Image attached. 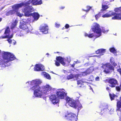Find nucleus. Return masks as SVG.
I'll return each instance as SVG.
<instances>
[{
	"mask_svg": "<svg viewBox=\"0 0 121 121\" xmlns=\"http://www.w3.org/2000/svg\"><path fill=\"white\" fill-rule=\"evenodd\" d=\"M96 56L98 57H100V56Z\"/></svg>",
	"mask_w": 121,
	"mask_h": 121,
	"instance_id": "obj_53",
	"label": "nucleus"
},
{
	"mask_svg": "<svg viewBox=\"0 0 121 121\" xmlns=\"http://www.w3.org/2000/svg\"><path fill=\"white\" fill-rule=\"evenodd\" d=\"M117 71L121 75V69L120 68L118 69H117Z\"/></svg>",
	"mask_w": 121,
	"mask_h": 121,
	"instance_id": "obj_43",
	"label": "nucleus"
},
{
	"mask_svg": "<svg viewBox=\"0 0 121 121\" xmlns=\"http://www.w3.org/2000/svg\"><path fill=\"white\" fill-rule=\"evenodd\" d=\"M120 86H121V84Z\"/></svg>",
	"mask_w": 121,
	"mask_h": 121,
	"instance_id": "obj_58",
	"label": "nucleus"
},
{
	"mask_svg": "<svg viewBox=\"0 0 121 121\" xmlns=\"http://www.w3.org/2000/svg\"><path fill=\"white\" fill-rule=\"evenodd\" d=\"M83 83L84 82L82 80H78L77 81V84L78 85L80 84L82 85Z\"/></svg>",
	"mask_w": 121,
	"mask_h": 121,
	"instance_id": "obj_35",
	"label": "nucleus"
},
{
	"mask_svg": "<svg viewBox=\"0 0 121 121\" xmlns=\"http://www.w3.org/2000/svg\"><path fill=\"white\" fill-rule=\"evenodd\" d=\"M44 94H48L52 89L51 86L48 84H47L41 87Z\"/></svg>",
	"mask_w": 121,
	"mask_h": 121,
	"instance_id": "obj_13",
	"label": "nucleus"
},
{
	"mask_svg": "<svg viewBox=\"0 0 121 121\" xmlns=\"http://www.w3.org/2000/svg\"><path fill=\"white\" fill-rule=\"evenodd\" d=\"M108 83L110 84L109 86L112 87H115L118 83L117 81L114 78L110 79Z\"/></svg>",
	"mask_w": 121,
	"mask_h": 121,
	"instance_id": "obj_17",
	"label": "nucleus"
},
{
	"mask_svg": "<svg viewBox=\"0 0 121 121\" xmlns=\"http://www.w3.org/2000/svg\"><path fill=\"white\" fill-rule=\"evenodd\" d=\"M112 64H113V65H114V66H116L117 65V64L115 62H113Z\"/></svg>",
	"mask_w": 121,
	"mask_h": 121,
	"instance_id": "obj_48",
	"label": "nucleus"
},
{
	"mask_svg": "<svg viewBox=\"0 0 121 121\" xmlns=\"http://www.w3.org/2000/svg\"><path fill=\"white\" fill-rule=\"evenodd\" d=\"M94 70V68L93 67H90L88 69L86 70L87 72V73L88 74L92 73Z\"/></svg>",
	"mask_w": 121,
	"mask_h": 121,
	"instance_id": "obj_27",
	"label": "nucleus"
},
{
	"mask_svg": "<svg viewBox=\"0 0 121 121\" xmlns=\"http://www.w3.org/2000/svg\"><path fill=\"white\" fill-rule=\"evenodd\" d=\"M18 22V21L17 20H15L14 22L12 25L11 28V29H12L13 28L15 27L17 25Z\"/></svg>",
	"mask_w": 121,
	"mask_h": 121,
	"instance_id": "obj_30",
	"label": "nucleus"
},
{
	"mask_svg": "<svg viewBox=\"0 0 121 121\" xmlns=\"http://www.w3.org/2000/svg\"><path fill=\"white\" fill-rule=\"evenodd\" d=\"M109 50L111 52L113 53L115 55H116L117 51L114 48H110Z\"/></svg>",
	"mask_w": 121,
	"mask_h": 121,
	"instance_id": "obj_28",
	"label": "nucleus"
},
{
	"mask_svg": "<svg viewBox=\"0 0 121 121\" xmlns=\"http://www.w3.org/2000/svg\"><path fill=\"white\" fill-rule=\"evenodd\" d=\"M116 90L118 91H119L120 90V88L119 86H117L116 87Z\"/></svg>",
	"mask_w": 121,
	"mask_h": 121,
	"instance_id": "obj_40",
	"label": "nucleus"
},
{
	"mask_svg": "<svg viewBox=\"0 0 121 121\" xmlns=\"http://www.w3.org/2000/svg\"><path fill=\"white\" fill-rule=\"evenodd\" d=\"M91 88V90H92V89Z\"/></svg>",
	"mask_w": 121,
	"mask_h": 121,
	"instance_id": "obj_56",
	"label": "nucleus"
},
{
	"mask_svg": "<svg viewBox=\"0 0 121 121\" xmlns=\"http://www.w3.org/2000/svg\"><path fill=\"white\" fill-rule=\"evenodd\" d=\"M108 91V90L109 89V87H107L106 89Z\"/></svg>",
	"mask_w": 121,
	"mask_h": 121,
	"instance_id": "obj_51",
	"label": "nucleus"
},
{
	"mask_svg": "<svg viewBox=\"0 0 121 121\" xmlns=\"http://www.w3.org/2000/svg\"><path fill=\"white\" fill-rule=\"evenodd\" d=\"M65 116L66 119L73 121H76L78 119L77 115L73 113H66Z\"/></svg>",
	"mask_w": 121,
	"mask_h": 121,
	"instance_id": "obj_11",
	"label": "nucleus"
},
{
	"mask_svg": "<svg viewBox=\"0 0 121 121\" xmlns=\"http://www.w3.org/2000/svg\"><path fill=\"white\" fill-rule=\"evenodd\" d=\"M55 24V26L56 27H58L60 26V24H57L56 23Z\"/></svg>",
	"mask_w": 121,
	"mask_h": 121,
	"instance_id": "obj_45",
	"label": "nucleus"
},
{
	"mask_svg": "<svg viewBox=\"0 0 121 121\" xmlns=\"http://www.w3.org/2000/svg\"><path fill=\"white\" fill-rule=\"evenodd\" d=\"M41 74L48 79L50 80L51 79V78L50 76L46 72H42L41 73Z\"/></svg>",
	"mask_w": 121,
	"mask_h": 121,
	"instance_id": "obj_24",
	"label": "nucleus"
},
{
	"mask_svg": "<svg viewBox=\"0 0 121 121\" xmlns=\"http://www.w3.org/2000/svg\"><path fill=\"white\" fill-rule=\"evenodd\" d=\"M117 112L118 115L119 112L121 114V97H120V100L119 101H118L117 103Z\"/></svg>",
	"mask_w": 121,
	"mask_h": 121,
	"instance_id": "obj_19",
	"label": "nucleus"
},
{
	"mask_svg": "<svg viewBox=\"0 0 121 121\" xmlns=\"http://www.w3.org/2000/svg\"><path fill=\"white\" fill-rule=\"evenodd\" d=\"M26 20L23 19L21 21L19 27L21 29L25 30L27 32L30 31L27 25L26 24Z\"/></svg>",
	"mask_w": 121,
	"mask_h": 121,
	"instance_id": "obj_8",
	"label": "nucleus"
},
{
	"mask_svg": "<svg viewBox=\"0 0 121 121\" xmlns=\"http://www.w3.org/2000/svg\"><path fill=\"white\" fill-rule=\"evenodd\" d=\"M4 35H5L1 36L0 37V39L6 38H11L13 37V35L12 34H11L9 29L8 27H7L5 29Z\"/></svg>",
	"mask_w": 121,
	"mask_h": 121,
	"instance_id": "obj_14",
	"label": "nucleus"
},
{
	"mask_svg": "<svg viewBox=\"0 0 121 121\" xmlns=\"http://www.w3.org/2000/svg\"><path fill=\"white\" fill-rule=\"evenodd\" d=\"M101 13L102 12H100L98 14L95 15V17L96 20H97L98 18H99V17L101 15Z\"/></svg>",
	"mask_w": 121,
	"mask_h": 121,
	"instance_id": "obj_33",
	"label": "nucleus"
},
{
	"mask_svg": "<svg viewBox=\"0 0 121 121\" xmlns=\"http://www.w3.org/2000/svg\"><path fill=\"white\" fill-rule=\"evenodd\" d=\"M2 31V30H0V33Z\"/></svg>",
	"mask_w": 121,
	"mask_h": 121,
	"instance_id": "obj_54",
	"label": "nucleus"
},
{
	"mask_svg": "<svg viewBox=\"0 0 121 121\" xmlns=\"http://www.w3.org/2000/svg\"><path fill=\"white\" fill-rule=\"evenodd\" d=\"M65 27L66 29L68 28L69 27V25L66 24L65 26Z\"/></svg>",
	"mask_w": 121,
	"mask_h": 121,
	"instance_id": "obj_41",
	"label": "nucleus"
},
{
	"mask_svg": "<svg viewBox=\"0 0 121 121\" xmlns=\"http://www.w3.org/2000/svg\"><path fill=\"white\" fill-rule=\"evenodd\" d=\"M95 80L96 81H99V78L98 77H97L96 78H95Z\"/></svg>",
	"mask_w": 121,
	"mask_h": 121,
	"instance_id": "obj_44",
	"label": "nucleus"
},
{
	"mask_svg": "<svg viewBox=\"0 0 121 121\" xmlns=\"http://www.w3.org/2000/svg\"><path fill=\"white\" fill-rule=\"evenodd\" d=\"M99 107L102 108L104 111L110 112V113L111 114L114 111V109L111 106L108 105L106 103H103L101 104Z\"/></svg>",
	"mask_w": 121,
	"mask_h": 121,
	"instance_id": "obj_7",
	"label": "nucleus"
},
{
	"mask_svg": "<svg viewBox=\"0 0 121 121\" xmlns=\"http://www.w3.org/2000/svg\"><path fill=\"white\" fill-rule=\"evenodd\" d=\"M79 86L80 87H81V85Z\"/></svg>",
	"mask_w": 121,
	"mask_h": 121,
	"instance_id": "obj_55",
	"label": "nucleus"
},
{
	"mask_svg": "<svg viewBox=\"0 0 121 121\" xmlns=\"http://www.w3.org/2000/svg\"><path fill=\"white\" fill-rule=\"evenodd\" d=\"M88 74V73H87V72L86 71L85 72H82L81 73V74H77L78 75V78L79 77H81L82 76H85L87 75Z\"/></svg>",
	"mask_w": 121,
	"mask_h": 121,
	"instance_id": "obj_31",
	"label": "nucleus"
},
{
	"mask_svg": "<svg viewBox=\"0 0 121 121\" xmlns=\"http://www.w3.org/2000/svg\"><path fill=\"white\" fill-rule=\"evenodd\" d=\"M86 7V8H87V9L85 10L83 9V10L84 11H85L86 12H87V11H89V10L91 8V7H90V6H87Z\"/></svg>",
	"mask_w": 121,
	"mask_h": 121,
	"instance_id": "obj_37",
	"label": "nucleus"
},
{
	"mask_svg": "<svg viewBox=\"0 0 121 121\" xmlns=\"http://www.w3.org/2000/svg\"><path fill=\"white\" fill-rule=\"evenodd\" d=\"M77 63V62H74V63H73V65H72V66L73 67H74V65L75 64H76V63Z\"/></svg>",
	"mask_w": 121,
	"mask_h": 121,
	"instance_id": "obj_50",
	"label": "nucleus"
},
{
	"mask_svg": "<svg viewBox=\"0 0 121 121\" xmlns=\"http://www.w3.org/2000/svg\"><path fill=\"white\" fill-rule=\"evenodd\" d=\"M105 1L104 2L106 3V4H108V5H109L110 4V2L113 1H114V0H104Z\"/></svg>",
	"mask_w": 121,
	"mask_h": 121,
	"instance_id": "obj_32",
	"label": "nucleus"
},
{
	"mask_svg": "<svg viewBox=\"0 0 121 121\" xmlns=\"http://www.w3.org/2000/svg\"><path fill=\"white\" fill-rule=\"evenodd\" d=\"M91 29L96 34V36L93 33L88 34L85 32L84 34V35L85 37H88L90 38H95L96 39L101 35V30L100 28L99 25L98 23H93Z\"/></svg>",
	"mask_w": 121,
	"mask_h": 121,
	"instance_id": "obj_4",
	"label": "nucleus"
},
{
	"mask_svg": "<svg viewBox=\"0 0 121 121\" xmlns=\"http://www.w3.org/2000/svg\"><path fill=\"white\" fill-rule=\"evenodd\" d=\"M102 67L104 69V72L107 73H110V70H114V67L109 63L104 64Z\"/></svg>",
	"mask_w": 121,
	"mask_h": 121,
	"instance_id": "obj_9",
	"label": "nucleus"
},
{
	"mask_svg": "<svg viewBox=\"0 0 121 121\" xmlns=\"http://www.w3.org/2000/svg\"><path fill=\"white\" fill-rule=\"evenodd\" d=\"M38 32L37 31H36L35 32V33L34 31H30L31 33H35L36 34L38 35V34L37 33Z\"/></svg>",
	"mask_w": 121,
	"mask_h": 121,
	"instance_id": "obj_47",
	"label": "nucleus"
},
{
	"mask_svg": "<svg viewBox=\"0 0 121 121\" xmlns=\"http://www.w3.org/2000/svg\"><path fill=\"white\" fill-rule=\"evenodd\" d=\"M105 51V49H101L97 50L96 51V53L97 54H99L100 56H102L104 55Z\"/></svg>",
	"mask_w": 121,
	"mask_h": 121,
	"instance_id": "obj_22",
	"label": "nucleus"
},
{
	"mask_svg": "<svg viewBox=\"0 0 121 121\" xmlns=\"http://www.w3.org/2000/svg\"><path fill=\"white\" fill-rule=\"evenodd\" d=\"M2 55L3 59L0 60V69H2L7 66L6 63L16 59L13 54L9 52H3Z\"/></svg>",
	"mask_w": 121,
	"mask_h": 121,
	"instance_id": "obj_2",
	"label": "nucleus"
},
{
	"mask_svg": "<svg viewBox=\"0 0 121 121\" xmlns=\"http://www.w3.org/2000/svg\"><path fill=\"white\" fill-rule=\"evenodd\" d=\"M1 52V50H0V53Z\"/></svg>",
	"mask_w": 121,
	"mask_h": 121,
	"instance_id": "obj_57",
	"label": "nucleus"
},
{
	"mask_svg": "<svg viewBox=\"0 0 121 121\" xmlns=\"http://www.w3.org/2000/svg\"><path fill=\"white\" fill-rule=\"evenodd\" d=\"M114 11L116 12H119L121 11V7L115 8Z\"/></svg>",
	"mask_w": 121,
	"mask_h": 121,
	"instance_id": "obj_36",
	"label": "nucleus"
},
{
	"mask_svg": "<svg viewBox=\"0 0 121 121\" xmlns=\"http://www.w3.org/2000/svg\"><path fill=\"white\" fill-rule=\"evenodd\" d=\"M8 38L9 39H8V40H7V41H8V42L9 43H12V40L11 39H10V38Z\"/></svg>",
	"mask_w": 121,
	"mask_h": 121,
	"instance_id": "obj_42",
	"label": "nucleus"
},
{
	"mask_svg": "<svg viewBox=\"0 0 121 121\" xmlns=\"http://www.w3.org/2000/svg\"><path fill=\"white\" fill-rule=\"evenodd\" d=\"M114 59V58L112 57L110 59V62H111V63H112L113 62Z\"/></svg>",
	"mask_w": 121,
	"mask_h": 121,
	"instance_id": "obj_39",
	"label": "nucleus"
},
{
	"mask_svg": "<svg viewBox=\"0 0 121 121\" xmlns=\"http://www.w3.org/2000/svg\"><path fill=\"white\" fill-rule=\"evenodd\" d=\"M109 95L111 100H113L115 97H116V96L115 95L113 94H110Z\"/></svg>",
	"mask_w": 121,
	"mask_h": 121,
	"instance_id": "obj_34",
	"label": "nucleus"
},
{
	"mask_svg": "<svg viewBox=\"0 0 121 121\" xmlns=\"http://www.w3.org/2000/svg\"><path fill=\"white\" fill-rule=\"evenodd\" d=\"M115 16L112 17L113 19H121V13L119 14H117L115 13Z\"/></svg>",
	"mask_w": 121,
	"mask_h": 121,
	"instance_id": "obj_25",
	"label": "nucleus"
},
{
	"mask_svg": "<svg viewBox=\"0 0 121 121\" xmlns=\"http://www.w3.org/2000/svg\"><path fill=\"white\" fill-rule=\"evenodd\" d=\"M2 18H0V22L2 20Z\"/></svg>",
	"mask_w": 121,
	"mask_h": 121,
	"instance_id": "obj_52",
	"label": "nucleus"
},
{
	"mask_svg": "<svg viewBox=\"0 0 121 121\" xmlns=\"http://www.w3.org/2000/svg\"><path fill=\"white\" fill-rule=\"evenodd\" d=\"M91 77L93 78V76H92V77Z\"/></svg>",
	"mask_w": 121,
	"mask_h": 121,
	"instance_id": "obj_59",
	"label": "nucleus"
},
{
	"mask_svg": "<svg viewBox=\"0 0 121 121\" xmlns=\"http://www.w3.org/2000/svg\"><path fill=\"white\" fill-rule=\"evenodd\" d=\"M50 101L54 104L58 103L59 102V99L58 97L55 95H52L50 97Z\"/></svg>",
	"mask_w": 121,
	"mask_h": 121,
	"instance_id": "obj_15",
	"label": "nucleus"
},
{
	"mask_svg": "<svg viewBox=\"0 0 121 121\" xmlns=\"http://www.w3.org/2000/svg\"><path fill=\"white\" fill-rule=\"evenodd\" d=\"M25 3H22L20 4H16L12 6V8L13 9L10 10V11L6 13V15L9 16L13 14L16 13L17 15L20 17H21L23 16V14L20 13L18 12V10L19 8H20L23 6H24L25 8L22 9H24L26 7L25 6ZM24 13L23 12H22Z\"/></svg>",
	"mask_w": 121,
	"mask_h": 121,
	"instance_id": "obj_5",
	"label": "nucleus"
},
{
	"mask_svg": "<svg viewBox=\"0 0 121 121\" xmlns=\"http://www.w3.org/2000/svg\"><path fill=\"white\" fill-rule=\"evenodd\" d=\"M78 75H73L70 74V75L67 76V79L69 80L74 78H76V79L78 78Z\"/></svg>",
	"mask_w": 121,
	"mask_h": 121,
	"instance_id": "obj_23",
	"label": "nucleus"
},
{
	"mask_svg": "<svg viewBox=\"0 0 121 121\" xmlns=\"http://www.w3.org/2000/svg\"><path fill=\"white\" fill-rule=\"evenodd\" d=\"M56 94L59 99H63L66 96L67 93L64 89H61L57 90Z\"/></svg>",
	"mask_w": 121,
	"mask_h": 121,
	"instance_id": "obj_10",
	"label": "nucleus"
},
{
	"mask_svg": "<svg viewBox=\"0 0 121 121\" xmlns=\"http://www.w3.org/2000/svg\"><path fill=\"white\" fill-rule=\"evenodd\" d=\"M25 3V8L23 9V12L24 13L25 16H29L30 15V12L34 11V9L31 5H39L42 4V0H29Z\"/></svg>",
	"mask_w": 121,
	"mask_h": 121,
	"instance_id": "obj_3",
	"label": "nucleus"
},
{
	"mask_svg": "<svg viewBox=\"0 0 121 121\" xmlns=\"http://www.w3.org/2000/svg\"><path fill=\"white\" fill-rule=\"evenodd\" d=\"M106 3L103 2L102 4V7L103 9L104 10H105L109 8V7L107 5Z\"/></svg>",
	"mask_w": 121,
	"mask_h": 121,
	"instance_id": "obj_26",
	"label": "nucleus"
},
{
	"mask_svg": "<svg viewBox=\"0 0 121 121\" xmlns=\"http://www.w3.org/2000/svg\"><path fill=\"white\" fill-rule=\"evenodd\" d=\"M56 60L55 61V65L57 66H59L60 64L59 62H60L63 65L66 66L68 64L70 63L71 59L69 57L63 58L59 56L57 57Z\"/></svg>",
	"mask_w": 121,
	"mask_h": 121,
	"instance_id": "obj_6",
	"label": "nucleus"
},
{
	"mask_svg": "<svg viewBox=\"0 0 121 121\" xmlns=\"http://www.w3.org/2000/svg\"><path fill=\"white\" fill-rule=\"evenodd\" d=\"M12 43L13 45H15L16 43V42L15 40H12Z\"/></svg>",
	"mask_w": 121,
	"mask_h": 121,
	"instance_id": "obj_46",
	"label": "nucleus"
},
{
	"mask_svg": "<svg viewBox=\"0 0 121 121\" xmlns=\"http://www.w3.org/2000/svg\"><path fill=\"white\" fill-rule=\"evenodd\" d=\"M65 8V7L64 6H61L60 7V9H63Z\"/></svg>",
	"mask_w": 121,
	"mask_h": 121,
	"instance_id": "obj_49",
	"label": "nucleus"
},
{
	"mask_svg": "<svg viewBox=\"0 0 121 121\" xmlns=\"http://www.w3.org/2000/svg\"><path fill=\"white\" fill-rule=\"evenodd\" d=\"M67 103L66 105H69L70 106L73 108H76V101L73 99L69 97H67L66 98Z\"/></svg>",
	"mask_w": 121,
	"mask_h": 121,
	"instance_id": "obj_12",
	"label": "nucleus"
},
{
	"mask_svg": "<svg viewBox=\"0 0 121 121\" xmlns=\"http://www.w3.org/2000/svg\"><path fill=\"white\" fill-rule=\"evenodd\" d=\"M42 81L39 79L33 80L31 81H28L25 84L27 87L31 86L30 89L34 91V95L35 97L40 98L44 95L42 88L39 85L42 83Z\"/></svg>",
	"mask_w": 121,
	"mask_h": 121,
	"instance_id": "obj_1",
	"label": "nucleus"
},
{
	"mask_svg": "<svg viewBox=\"0 0 121 121\" xmlns=\"http://www.w3.org/2000/svg\"><path fill=\"white\" fill-rule=\"evenodd\" d=\"M44 66L41 64H36L34 67V70L37 71H41L44 69Z\"/></svg>",
	"mask_w": 121,
	"mask_h": 121,
	"instance_id": "obj_18",
	"label": "nucleus"
},
{
	"mask_svg": "<svg viewBox=\"0 0 121 121\" xmlns=\"http://www.w3.org/2000/svg\"><path fill=\"white\" fill-rule=\"evenodd\" d=\"M40 30L43 33L47 34L48 32V26L47 24L43 25L40 27Z\"/></svg>",
	"mask_w": 121,
	"mask_h": 121,
	"instance_id": "obj_16",
	"label": "nucleus"
},
{
	"mask_svg": "<svg viewBox=\"0 0 121 121\" xmlns=\"http://www.w3.org/2000/svg\"><path fill=\"white\" fill-rule=\"evenodd\" d=\"M115 13L112 11H109V12L108 13L102 16L103 17H111L112 16L115 15Z\"/></svg>",
	"mask_w": 121,
	"mask_h": 121,
	"instance_id": "obj_21",
	"label": "nucleus"
},
{
	"mask_svg": "<svg viewBox=\"0 0 121 121\" xmlns=\"http://www.w3.org/2000/svg\"><path fill=\"white\" fill-rule=\"evenodd\" d=\"M76 108H78V110L80 109L82 107L81 104L79 103L76 104Z\"/></svg>",
	"mask_w": 121,
	"mask_h": 121,
	"instance_id": "obj_29",
	"label": "nucleus"
},
{
	"mask_svg": "<svg viewBox=\"0 0 121 121\" xmlns=\"http://www.w3.org/2000/svg\"><path fill=\"white\" fill-rule=\"evenodd\" d=\"M108 30H105L104 29H103L102 31L104 33H107L108 31Z\"/></svg>",
	"mask_w": 121,
	"mask_h": 121,
	"instance_id": "obj_38",
	"label": "nucleus"
},
{
	"mask_svg": "<svg viewBox=\"0 0 121 121\" xmlns=\"http://www.w3.org/2000/svg\"><path fill=\"white\" fill-rule=\"evenodd\" d=\"M30 13V15L29 16H26L29 17L30 16H32L34 18V19L35 21H37L39 17V14L37 13H35L32 14L31 13Z\"/></svg>",
	"mask_w": 121,
	"mask_h": 121,
	"instance_id": "obj_20",
	"label": "nucleus"
}]
</instances>
